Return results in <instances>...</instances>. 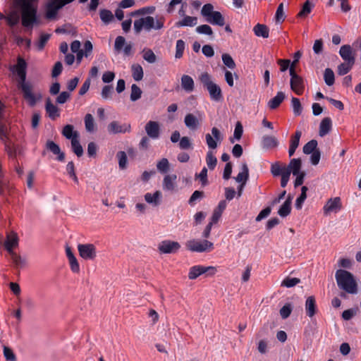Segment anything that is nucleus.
Segmentation results:
<instances>
[{"label":"nucleus","instance_id":"obj_1","mask_svg":"<svg viewBox=\"0 0 361 361\" xmlns=\"http://www.w3.org/2000/svg\"><path fill=\"white\" fill-rule=\"evenodd\" d=\"M16 74L19 78L18 87L22 91L23 99L30 106H34L37 102L41 99V94H35L32 92V85L30 82L26 81V68L27 63L25 61L19 57L17 60V64L13 67Z\"/></svg>","mask_w":361,"mask_h":361},{"label":"nucleus","instance_id":"obj_2","mask_svg":"<svg viewBox=\"0 0 361 361\" xmlns=\"http://www.w3.org/2000/svg\"><path fill=\"white\" fill-rule=\"evenodd\" d=\"M223 135L221 131L216 127H213L211 133L205 135V141L209 148L206 154V163L210 170H214L217 164V159L214 155V150L218 147V143L223 140Z\"/></svg>","mask_w":361,"mask_h":361},{"label":"nucleus","instance_id":"obj_3","mask_svg":"<svg viewBox=\"0 0 361 361\" xmlns=\"http://www.w3.org/2000/svg\"><path fill=\"white\" fill-rule=\"evenodd\" d=\"M22 9V25L27 29H32L34 25L39 24L40 21L37 18V8L34 3L39 0H20Z\"/></svg>","mask_w":361,"mask_h":361},{"label":"nucleus","instance_id":"obj_4","mask_svg":"<svg viewBox=\"0 0 361 361\" xmlns=\"http://www.w3.org/2000/svg\"><path fill=\"white\" fill-rule=\"evenodd\" d=\"M338 287L348 294L357 293V283L354 276L348 271L338 269L335 274Z\"/></svg>","mask_w":361,"mask_h":361},{"label":"nucleus","instance_id":"obj_5","mask_svg":"<svg viewBox=\"0 0 361 361\" xmlns=\"http://www.w3.org/2000/svg\"><path fill=\"white\" fill-rule=\"evenodd\" d=\"M165 18L160 16L156 20L150 16L140 18L134 21L133 28L135 34H140L142 30L149 32L152 30H161L164 27Z\"/></svg>","mask_w":361,"mask_h":361},{"label":"nucleus","instance_id":"obj_6","mask_svg":"<svg viewBox=\"0 0 361 361\" xmlns=\"http://www.w3.org/2000/svg\"><path fill=\"white\" fill-rule=\"evenodd\" d=\"M199 80L204 88L208 91L211 100L218 102L223 99L224 97L221 87L212 81L211 75L208 73H201Z\"/></svg>","mask_w":361,"mask_h":361},{"label":"nucleus","instance_id":"obj_7","mask_svg":"<svg viewBox=\"0 0 361 361\" xmlns=\"http://www.w3.org/2000/svg\"><path fill=\"white\" fill-rule=\"evenodd\" d=\"M201 14L205 18L207 23L219 26H224L225 20L219 11H214V6L211 4H204L201 10Z\"/></svg>","mask_w":361,"mask_h":361},{"label":"nucleus","instance_id":"obj_8","mask_svg":"<svg viewBox=\"0 0 361 361\" xmlns=\"http://www.w3.org/2000/svg\"><path fill=\"white\" fill-rule=\"evenodd\" d=\"M186 247L194 252H207L214 249V243L205 239H192L186 243Z\"/></svg>","mask_w":361,"mask_h":361},{"label":"nucleus","instance_id":"obj_9","mask_svg":"<svg viewBox=\"0 0 361 361\" xmlns=\"http://www.w3.org/2000/svg\"><path fill=\"white\" fill-rule=\"evenodd\" d=\"M290 88L298 95H300L304 92V81L303 79L299 76L293 67H290Z\"/></svg>","mask_w":361,"mask_h":361},{"label":"nucleus","instance_id":"obj_10","mask_svg":"<svg viewBox=\"0 0 361 361\" xmlns=\"http://www.w3.org/2000/svg\"><path fill=\"white\" fill-rule=\"evenodd\" d=\"M6 238L4 242L5 249L8 253H13V249L18 246L19 238L17 233L13 231H8L6 233Z\"/></svg>","mask_w":361,"mask_h":361},{"label":"nucleus","instance_id":"obj_11","mask_svg":"<svg viewBox=\"0 0 361 361\" xmlns=\"http://www.w3.org/2000/svg\"><path fill=\"white\" fill-rule=\"evenodd\" d=\"M78 250L80 256L85 259H93L96 257V249L93 244H79Z\"/></svg>","mask_w":361,"mask_h":361},{"label":"nucleus","instance_id":"obj_12","mask_svg":"<svg viewBox=\"0 0 361 361\" xmlns=\"http://www.w3.org/2000/svg\"><path fill=\"white\" fill-rule=\"evenodd\" d=\"M342 209V202L339 197L329 199L324 205V213L327 215L331 213H337Z\"/></svg>","mask_w":361,"mask_h":361},{"label":"nucleus","instance_id":"obj_13","mask_svg":"<svg viewBox=\"0 0 361 361\" xmlns=\"http://www.w3.org/2000/svg\"><path fill=\"white\" fill-rule=\"evenodd\" d=\"M180 247V245L178 242L168 240L161 241L158 246L159 252L163 254L175 253Z\"/></svg>","mask_w":361,"mask_h":361},{"label":"nucleus","instance_id":"obj_14","mask_svg":"<svg viewBox=\"0 0 361 361\" xmlns=\"http://www.w3.org/2000/svg\"><path fill=\"white\" fill-rule=\"evenodd\" d=\"M109 133H125L130 131V125L129 123H120L118 121L111 122L107 127Z\"/></svg>","mask_w":361,"mask_h":361},{"label":"nucleus","instance_id":"obj_15","mask_svg":"<svg viewBox=\"0 0 361 361\" xmlns=\"http://www.w3.org/2000/svg\"><path fill=\"white\" fill-rule=\"evenodd\" d=\"M145 130L148 137L152 140H157L160 136V127L157 121H149L147 123Z\"/></svg>","mask_w":361,"mask_h":361},{"label":"nucleus","instance_id":"obj_16","mask_svg":"<svg viewBox=\"0 0 361 361\" xmlns=\"http://www.w3.org/2000/svg\"><path fill=\"white\" fill-rule=\"evenodd\" d=\"M227 206L226 200H221L219 202L217 207L214 210L212 216L211 221L207 226H212L213 224H217L224 209Z\"/></svg>","mask_w":361,"mask_h":361},{"label":"nucleus","instance_id":"obj_17","mask_svg":"<svg viewBox=\"0 0 361 361\" xmlns=\"http://www.w3.org/2000/svg\"><path fill=\"white\" fill-rule=\"evenodd\" d=\"M176 174L166 175L163 179V189L166 191H174L176 188Z\"/></svg>","mask_w":361,"mask_h":361},{"label":"nucleus","instance_id":"obj_18","mask_svg":"<svg viewBox=\"0 0 361 361\" xmlns=\"http://www.w3.org/2000/svg\"><path fill=\"white\" fill-rule=\"evenodd\" d=\"M46 147L54 154L57 155L56 159L59 161L62 162L65 160V154L61 151L60 147L54 141L48 140L46 143Z\"/></svg>","mask_w":361,"mask_h":361},{"label":"nucleus","instance_id":"obj_19","mask_svg":"<svg viewBox=\"0 0 361 361\" xmlns=\"http://www.w3.org/2000/svg\"><path fill=\"white\" fill-rule=\"evenodd\" d=\"M302 151L305 154H311V162L313 165H316V140L313 139L305 144Z\"/></svg>","mask_w":361,"mask_h":361},{"label":"nucleus","instance_id":"obj_20","mask_svg":"<svg viewBox=\"0 0 361 361\" xmlns=\"http://www.w3.org/2000/svg\"><path fill=\"white\" fill-rule=\"evenodd\" d=\"M208 269L212 270L213 268L206 267L202 265H195L190 268L188 273V278L190 280L196 279L200 275L207 273Z\"/></svg>","mask_w":361,"mask_h":361},{"label":"nucleus","instance_id":"obj_21","mask_svg":"<svg viewBox=\"0 0 361 361\" xmlns=\"http://www.w3.org/2000/svg\"><path fill=\"white\" fill-rule=\"evenodd\" d=\"M339 54L344 61H352L353 63L355 62V53L350 45H343L339 51Z\"/></svg>","mask_w":361,"mask_h":361},{"label":"nucleus","instance_id":"obj_22","mask_svg":"<svg viewBox=\"0 0 361 361\" xmlns=\"http://www.w3.org/2000/svg\"><path fill=\"white\" fill-rule=\"evenodd\" d=\"M6 105L4 102L0 99V140L6 142L7 139V132L6 126L3 123L2 121L4 118Z\"/></svg>","mask_w":361,"mask_h":361},{"label":"nucleus","instance_id":"obj_23","mask_svg":"<svg viewBox=\"0 0 361 361\" xmlns=\"http://www.w3.org/2000/svg\"><path fill=\"white\" fill-rule=\"evenodd\" d=\"M59 11L55 6V3L51 0L45 4L44 16L47 20H53L57 18Z\"/></svg>","mask_w":361,"mask_h":361},{"label":"nucleus","instance_id":"obj_24","mask_svg":"<svg viewBox=\"0 0 361 361\" xmlns=\"http://www.w3.org/2000/svg\"><path fill=\"white\" fill-rule=\"evenodd\" d=\"M197 24V18L195 16H186L182 20L176 23V27H194Z\"/></svg>","mask_w":361,"mask_h":361},{"label":"nucleus","instance_id":"obj_25","mask_svg":"<svg viewBox=\"0 0 361 361\" xmlns=\"http://www.w3.org/2000/svg\"><path fill=\"white\" fill-rule=\"evenodd\" d=\"M332 128V121L329 117H326L322 120L319 124V134L323 137L329 133Z\"/></svg>","mask_w":361,"mask_h":361},{"label":"nucleus","instance_id":"obj_26","mask_svg":"<svg viewBox=\"0 0 361 361\" xmlns=\"http://www.w3.org/2000/svg\"><path fill=\"white\" fill-rule=\"evenodd\" d=\"M181 87L186 92H192L195 88L194 80L192 77L183 75L181 77Z\"/></svg>","mask_w":361,"mask_h":361},{"label":"nucleus","instance_id":"obj_27","mask_svg":"<svg viewBox=\"0 0 361 361\" xmlns=\"http://www.w3.org/2000/svg\"><path fill=\"white\" fill-rule=\"evenodd\" d=\"M45 109L49 117L52 120H55L60 116L58 107L53 104L49 99L46 102Z\"/></svg>","mask_w":361,"mask_h":361},{"label":"nucleus","instance_id":"obj_28","mask_svg":"<svg viewBox=\"0 0 361 361\" xmlns=\"http://www.w3.org/2000/svg\"><path fill=\"white\" fill-rule=\"evenodd\" d=\"M285 97L283 92H278L276 95L269 101V108L271 110L277 109L284 100Z\"/></svg>","mask_w":361,"mask_h":361},{"label":"nucleus","instance_id":"obj_29","mask_svg":"<svg viewBox=\"0 0 361 361\" xmlns=\"http://www.w3.org/2000/svg\"><path fill=\"white\" fill-rule=\"evenodd\" d=\"M301 165L300 159H292L286 169L290 171V174L292 173L294 176H298L300 173Z\"/></svg>","mask_w":361,"mask_h":361},{"label":"nucleus","instance_id":"obj_30","mask_svg":"<svg viewBox=\"0 0 361 361\" xmlns=\"http://www.w3.org/2000/svg\"><path fill=\"white\" fill-rule=\"evenodd\" d=\"M184 123L186 127L190 130H195L199 126V121L192 114H188L185 116Z\"/></svg>","mask_w":361,"mask_h":361},{"label":"nucleus","instance_id":"obj_31","mask_svg":"<svg viewBox=\"0 0 361 361\" xmlns=\"http://www.w3.org/2000/svg\"><path fill=\"white\" fill-rule=\"evenodd\" d=\"M305 310L307 316L312 317L314 315L316 311V300L314 296L307 298L305 302Z\"/></svg>","mask_w":361,"mask_h":361},{"label":"nucleus","instance_id":"obj_32","mask_svg":"<svg viewBox=\"0 0 361 361\" xmlns=\"http://www.w3.org/2000/svg\"><path fill=\"white\" fill-rule=\"evenodd\" d=\"M161 197V193L160 191L157 190L153 194L147 192L145 195V200L147 202L157 206L159 204L160 199Z\"/></svg>","mask_w":361,"mask_h":361},{"label":"nucleus","instance_id":"obj_33","mask_svg":"<svg viewBox=\"0 0 361 361\" xmlns=\"http://www.w3.org/2000/svg\"><path fill=\"white\" fill-rule=\"evenodd\" d=\"M62 135L67 139L73 140V139L75 137L77 138L79 137V134L77 131L74 130V128L72 125H66L63 127L62 130Z\"/></svg>","mask_w":361,"mask_h":361},{"label":"nucleus","instance_id":"obj_34","mask_svg":"<svg viewBox=\"0 0 361 361\" xmlns=\"http://www.w3.org/2000/svg\"><path fill=\"white\" fill-rule=\"evenodd\" d=\"M253 31L255 35L257 37H262L263 38L269 37V28L267 25L263 24H257L254 28Z\"/></svg>","mask_w":361,"mask_h":361},{"label":"nucleus","instance_id":"obj_35","mask_svg":"<svg viewBox=\"0 0 361 361\" xmlns=\"http://www.w3.org/2000/svg\"><path fill=\"white\" fill-rule=\"evenodd\" d=\"M248 178H249V169H248L247 166L245 164H244L242 166V171L238 173V174L237 175V176L235 178L238 183H240L241 184H245Z\"/></svg>","mask_w":361,"mask_h":361},{"label":"nucleus","instance_id":"obj_36","mask_svg":"<svg viewBox=\"0 0 361 361\" xmlns=\"http://www.w3.org/2000/svg\"><path fill=\"white\" fill-rule=\"evenodd\" d=\"M3 19L6 20L10 27H13L18 23L20 18L16 11H11L6 16H4Z\"/></svg>","mask_w":361,"mask_h":361},{"label":"nucleus","instance_id":"obj_37","mask_svg":"<svg viewBox=\"0 0 361 361\" xmlns=\"http://www.w3.org/2000/svg\"><path fill=\"white\" fill-rule=\"evenodd\" d=\"M99 16H100L101 20L105 25L109 24L114 19L112 12L110 10L104 9V8L100 10Z\"/></svg>","mask_w":361,"mask_h":361},{"label":"nucleus","instance_id":"obj_38","mask_svg":"<svg viewBox=\"0 0 361 361\" xmlns=\"http://www.w3.org/2000/svg\"><path fill=\"white\" fill-rule=\"evenodd\" d=\"M291 210V200L288 197L279 209L278 214L281 217L288 216Z\"/></svg>","mask_w":361,"mask_h":361},{"label":"nucleus","instance_id":"obj_39","mask_svg":"<svg viewBox=\"0 0 361 361\" xmlns=\"http://www.w3.org/2000/svg\"><path fill=\"white\" fill-rule=\"evenodd\" d=\"M286 171V166L281 165L279 162H275L271 166V172L274 176H281Z\"/></svg>","mask_w":361,"mask_h":361},{"label":"nucleus","instance_id":"obj_40","mask_svg":"<svg viewBox=\"0 0 361 361\" xmlns=\"http://www.w3.org/2000/svg\"><path fill=\"white\" fill-rule=\"evenodd\" d=\"M85 130L89 133L95 130L94 119L92 114H87L84 118Z\"/></svg>","mask_w":361,"mask_h":361},{"label":"nucleus","instance_id":"obj_41","mask_svg":"<svg viewBox=\"0 0 361 361\" xmlns=\"http://www.w3.org/2000/svg\"><path fill=\"white\" fill-rule=\"evenodd\" d=\"M132 76L135 81H140L143 78V69L140 64H133L131 66Z\"/></svg>","mask_w":361,"mask_h":361},{"label":"nucleus","instance_id":"obj_42","mask_svg":"<svg viewBox=\"0 0 361 361\" xmlns=\"http://www.w3.org/2000/svg\"><path fill=\"white\" fill-rule=\"evenodd\" d=\"M66 173L69 178H71L75 183L78 184L79 180L75 173V167L73 161H69L66 167Z\"/></svg>","mask_w":361,"mask_h":361},{"label":"nucleus","instance_id":"obj_43","mask_svg":"<svg viewBox=\"0 0 361 361\" xmlns=\"http://www.w3.org/2000/svg\"><path fill=\"white\" fill-rule=\"evenodd\" d=\"M355 63L352 61H344L341 63L337 68V73L339 75L347 74L353 68Z\"/></svg>","mask_w":361,"mask_h":361},{"label":"nucleus","instance_id":"obj_44","mask_svg":"<svg viewBox=\"0 0 361 361\" xmlns=\"http://www.w3.org/2000/svg\"><path fill=\"white\" fill-rule=\"evenodd\" d=\"M9 254L11 255L13 263L16 268H22L26 265L27 261L25 258H23L20 255L16 254L15 252Z\"/></svg>","mask_w":361,"mask_h":361},{"label":"nucleus","instance_id":"obj_45","mask_svg":"<svg viewBox=\"0 0 361 361\" xmlns=\"http://www.w3.org/2000/svg\"><path fill=\"white\" fill-rule=\"evenodd\" d=\"M71 142L72 151L77 155V157H81L83 154V149L80 143L79 137L77 138L75 137Z\"/></svg>","mask_w":361,"mask_h":361},{"label":"nucleus","instance_id":"obj_46","mask_svg":"<svg viewBox=\"0 0 361 361\" xmlns=\"http://www.w3.org/2000/svg\"><path fill=\"white\" fill-rule=\"evenodd\" d=\"M243 133V128L240 122L238 121L235 124L233 137L230 138V142L234 143L235 140H240Z\"/></svg>","mask_w":361,"mask_h":361},{"label":"nucleus","instance_id":"obj_47","mask_svg":"<svg viewBox=\"0 0 361 361\" xmlns=\"http://www.w3.org/2000/svg\"><path fill=\"white\" fill-rule=\"evenodd\" d=\"M324 79L326 84L329 86H331L334 84V73L331 68H326L324 73Z\"/></svg>","mask_w":361,"mask_h":361},{"label":"nucleus","instance_id":"obj_48","mask_svg":"<svg viewBox=\"0 0 361 361\" xmlns=\"http://www.w3.org/2000/svg\"><path fill=\"white\" fill-rule=\"evenodd\" d=\"M157 170L161 173H166L169 170V162L166 158L161 159L157 164Z\"/></svg>","mask_w":361,"mask_h":361},{"label":"nucleus","instance_id":"obj_49","mask_svg":"<svg viewBox=\"0 0 361 361\" xmlns=\"http://www.w3.org/2000/svg\"><path fill=\"white\" fill-rule=\"evenodd\" d=\"M143 53V59L147 61L148 63H154L156 60L157 57L154 53L150 49H144L142 51Z\"/></svg>","mask_w":361,"mask_h":361},{"label":"nucleus","instance_id":"obj_50","mask_svg":"<svg viewBox=\"0 0 361 361\" xmlns=\"http://www.w3.org/2000/svg\"><path fill=\"white\" fill-rule=\"evenodd\" d=\"M185 42L183 39H178L176 41V54L175 57L176 59H180L183 55L185 50Z\"/></svg>","mask_w":361,"mask_h":361},{"label":"nucleus","instance_id":"obj_51","mask_svg":"<svg viewBox=\"0 0 361 361\" xmlns=\"http://www.w3.org/2000/svg\"><path fill=\"white\" fill-rule=\"evenodd\" d=\"M142 90L135 84H133L131 86L130 100L135 102L141 97Z\"/></svg>","mask_w":361,"mask_h":361},{"label":"nucleus","instance_id":"obj_52","mask_svg":"<svg viewBox=\"0 0 361 361\" xmlns=\"http://www.w3.org/2000/svg\"><path fill=\"white\" fill-rule=\"evenodd\" d=\"M262 142H263L264 147H267V148L275 147L278 144L277 140L274 137H272V136L264 137Z\"/></svg>","mask_w":361,"mask_h":361},{"label":"nucleus","instance_id":"obj_53","mask_svg":"<svg viewBox=\"0 0 361 361\" xmlns=\"http://www.w3.org/2000/svg\"><path fill=\"white\" fill-rule=\"evenodd\" d=\"M312 8V6L310 3L309 1H307L302 6L301 11L298 13V17L299 18H305L307 17L311 12Z\"/></svg>","mask_w":361,"mask_h":361},{"label":"nucleus","instance_id":"obj_54","mask_svg":"<svg viewBox=\"0 0 361 361\" xmlns=\"http://www.w3.org/2000/svg\"><path fill=\"white\" fill-rule=\"evenodd\" d=\"M204 197V192L200 190H195L190 196L188 203L190 206L195 205L197 201H200Z\"/></svg>","mask_w":361,"mask_h":361},{"label":"nucleus","instance_id":"obj_55","mask_svg":"<svg viewBox=\"0 0 361 361\" xmlns=\"http://www.w3.org/2000/svg\"><path fill=\"white\" fill-rule=\"evenodd\" d=\"M116 157L118 159L119 168L121 169H126L128 161L126 153L123 151H120L117 153Z\"/></svg>","mask_w":361,"mask_h":361},{"label":"nucleus","instance_id":"obj_56","mask_svg":"<svg viewBox=\"0 0 361 361\" xmlns=\"http://www.w3.org/2000/svg\"><path fill=\"white\" fill-rule=\"evenodd\" d=\"M291 103H292L293 114L295 116L300 115L302 113V106H301L299 99H298L296 97H293L291 99Z\"/></svg>","mask_w":361,"mask_h":361},{"label":"nucleus","instance_id":"obj_57","mask_svg":"<svg viewBox=\"0 0 361 361\" xmlns=\"http://www.w3.org/2000/svg\"><path fill=\"white\" fill-rule=\"evenodd\" d=\"M196 32L199 34L207 35L209 36L213 35V31L212 27L208 25H201L196 27Z\"/></svg>","mask_w":361,"mask_h":361},{"label":"nucleus","instance_id":"obj_58","mask_svg":"<svg viewBox=\"0 0 361 361\" xmlns=\"http://www.w3.org/2000/svg\"><path fill=\"white\" fill-rule=\"evenodd\" d=\"M300 280L298 278L286 277L281 283V286L292 288L299 283Z\"/></svg>","mask_w":361,"mask_h":361},{"label":"nucleus","instance_id":"obj_59","mask_svg":"<svg viewBox=\"0 0 361 361\" xmlns=\"http://www.w3.org/2000/svg\"><path fill=\"white\" fill-rule=\"evenodd\" d=\"M222 61L224 64L228 68L234 69L235 68V61L229 54H224L222 55Z\"/></svg>","mask_w":361,"mask_h":361},{"label":"nucleus","instance_id":"obj_60","mask_svg":"<svg viewBox=\"0 0 361 361\" xmlns=\"http://www.w3.org/2000/svg\"><path fill=\"white\" fill-rule=\"evenodd\" d=\"M196 178H199L201 181L202 185L205 186L208 184L207 180V169L204 167L200 173L195 174Z\"/></svg>","mask_w":361,"mask_h":361},{"label":"nucleus","instance_id":"obj_61","mask_svg":"<svg viewBox=\"0 0 361 361\" xmlns=\"http://www.w3.org/2000/svg\"><path fill=\"white\" fill-rule=\"evenodd\" d=\"M114 92L112 85H105L102 87L101 92V96L104 99H108L111 98V96Z\"/></svg>","mask_w":361,"mask_h":361},{"label":"nucleus","instance_id":"obj_62","mask_svg":"<svg viewBox=\"0 0 361 361\" xmlns=\"http://www.w3.org/2000/svg\"><path fill=\"white\" fill-rule=\"evenodd\" d=\"M304 335L306 338L307 343L310 342V343H312L314 336L313 327L310 325L306 326L305 329Z\"/></svg>","mask_w":361,"mask_h":361},{"label":"nucleus","instance_id":"obj_63","mask_svg":"<svg viewBox=\"0 0 361 361\" xmlns=\"http://www.w3.org/2000/svg\"><path fill=\"white\" fill-rule=\"evenodd\" d=\"M292 312V307L290 304H286L280 310V315L283 319L288 318Z\"/></svg>","mask_w":361,"mask_h":361},{"label":"nucleus","instance_id":"obj_64","mask_svg":"<svg viewBox=\"0 0 361 361\" xmlns=\"http://www.w3.org/2000/svg\"><path fill=\"white\" fill-rule=\"evenodd\" d=\"M4 355L7 361H16V357L14 353L8 347H4Z\"/></svg>","mask_w":361,"mask_h":361}]
</instances>
